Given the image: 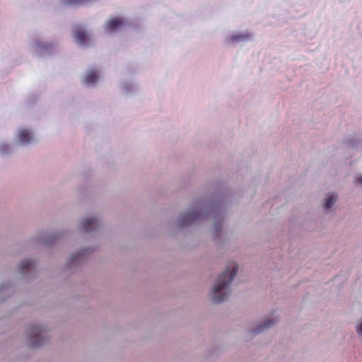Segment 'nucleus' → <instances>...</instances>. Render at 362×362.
Listing matches in <instances>:
<instances>
[{
  "mask_svg": "<svg viewBox=\"0 0 362 362\" xmlns=\"http://www.w3.org/2000/svg\"><path fill=\"white\" fill-rule=\"evenodd\" d=\"M358 182H360L361 184H362V177L358 178Z\"/></svg>",
  "mask_w": 362,
  "mask_h": 362,
  "instance_id": "obj_16",
  "label": "nucleus"
},
{
  "mask_svg": "<svg viewBox=\"0 0 362 362\" xmlns=\"http://www.w3.org/2000/svg\"><path fill=\"white\" fill-rule=\"evenodd\" d=\"M98 226L97 219L95 218H88L82 222V228L85 231H90L96 229Z\"/></svg>",
  "mask_w": 362,
  "mask_h": 362,
  "instance_id": "obj_4",
  "label": "nucleus"
},
{
  "mask_svg": "<svg viewBox=\"0 0 362 362\" xmlns=\"http://www.w3.org/2000/svg\"><path fill=\"white\" fill-rule=\"evenodd\" d=\"M356 331L358 334L362 335V321L359 326L357 327Z\"/></svg>",
  "mask_w": 362,
  "mask_h": 362,
  "instance_id": "obj_14",
  "label": "nucleus"
},
{
  "mask_svg": "<svg viewBox=\"0 0 362 362\" xmlns=\"http://www.w3.org/2000/svg\"><path fill=\"white\" fill-rule=\"evenodd\" d=\"M28 335L30 340L31 346L33 348L39 347L47 342V337L45 334V330L38 325L30 326Z\"/></svg>",
  "mask_w": 362,
  "mask_h": 362,
  "instance_id": "obj_2",
  "label": "nucleus"
},
{
  "mask_svg": "<svg viewBox=\"0 0 362 362\" xmlns=\"http://www.w3.org/2000/svg\"><path fill=\"white\" fill-rule=\"evenodd\" d=\"M228 296H214V298H212V302L214 303H221L225 300H227Z\"/></svg>",
  "mask_w": 362,
  "mask_h": 362,
  "instance_id": "obj_12",
  "label": "nucleus"
},
{
  "mask_svg": "<svg viewBox=\"0 0 362 362\" xmlns=\"http://www.w3.org/2000/svg\"><path fill=\"white\" fill-rule=\"evenodd\" d=\"M337 199V196L334 193H330L327 195L326 199L325 208L327 209L331 208Z\"/></svg>",
  "mask_w": 362,
  "mask_h": 362,
  "instance_id": "obj_10",
  "label": "nucleus"
},
{
  "mask_svg": "<svg viewBox=\"0 0 362 362\" xmlns=\"http://www.w3.org/2000/svg\"><path fill=\"white\" fill-rule=\"evenodd\" d=\"M201 215V212L198 211H193L180 216L179 221L182 226L192 224L196 221Z\"/></svg>",
  "mask_w": 362,
  "mask_h": 362,
  "instance_id": "obj_3",
  "label": "nucleus"
},
{
  "mask_svg": "<svg viewBox=\"0 0 362 362\" xmlns=\"http://www.w3.org/2000/svg\"><path fill=\"white\" fill-rule=\"evenodd\" d=\"M19 139L22 144H29L33 136L29 131L23 129L19 133Z\"/></svg>",
  "mask_w": 362,
  "mask_h": 362,
  "instance_id": "obj_7",
  "label": "nucleus"
},
{
  "mask_svg": "<svg viewBox=\"0 0 362 362\" xmlns=\"http://www.w3.org/2000/svg\"><path fill=\"white\" fill-rule=\"evenodd\" d=\"M76 260V257H72L71 262L74 263Z\"/></svg>",
  "mask_w": 362,
  "mask_h": 362,
  "instance_id": "obj_15",
  "label": "nucleus"
},
{
  "mask_svg": "<svg viewBox=\"0 0 362 362\" xmlns=\"http://www.w3.org/2000/svg\"><path fill=\"white\" fill-rule=\"evenodd\" d=\"M247 37H248L247 35H233V36L231 37L230 39H231L232 41H239L240 40L245 39Z\"/></svg>",
  "mask_w": 362,
  "mask_h": 362,
  "instance_id": "obj_13",
  "label": "nucleus"
},
{
  "mask_svg": "<svg viewBox=\"0 0 362 362\" xmlns=\"http://www.w3.org/2000/svg\"><path fill=\"white\" fill-rule=\"evenodd\" d=\"M75 37L76 40L82 45H86L88 40V37L83 30H77L75 33Z\"/></svg>",
  "mask_w": 362,
  "mask_h": 362,
  "instance_id": "obj_8",
  "label": "nucleus"
},
{
  "mask_svg": "<svg viewBox=\"0 0 362 362\" xmlns=\"http://www.w3.org/2000/svg\"><path fill=\"white\" fill-rule=\"evenodd\" d=\"M34 267V262L30 259L23 260L19 265V271L21 273H26Z\"/></svg>",
  "mask_w": 362,
  "mask_h": 362,
  "instance_id": "obj_6",
  "label": "nucleus"
},
{
  "mask_svg": "<svg viewBox=\"0 0 362 362\" xmlns=\"http://www.w3.org/2000/svg\"><path fill=\"white\" fill-rule=\"evenodd\" d=\"M122 25V21L119 18L111 19L106 25V30L112 32Z\"/></svg>",
  "mask_w": 362,
  "mask_h": 362,
  "instance_id": "obj_5",
  "label": "nucleus"
},
{
  "mask_svg": "<svg viewBox=\"0 0 362 362\" xmlns=\"http://www.w3.org/2000/svg\"><path fill=\"white\" fill-rule=\"evenodd\" d=\"M274 324H276V320H267V321H266L264 323L263 325H261V326L258 327V328H257L256 332H262L264 329L269 328L270 326H272V325H274Z\"/></svg>",
  "mask_w": 362,
  "mask_h": 362,
  "instance_id": "obj_11",
  "label": "nucleus"
},
{
  "mask_svg": "<svg viewBox=\"0 0 362 362\" xmlns=\"http://www.w3.org/2000/svg\"><path fill=\"white\" fill-rule=\"evenodd\" d=\"M98 75L97 73L92 70L87 73L86 77H85V82L86 84H93L95 83L98 79Z\"/></svg>",
  "mask_w": 362,
  "mask_h": 362,
  "instance_id": "obj_9",
  "label": "nucleus"
},
{
  "mask_svg": "<svg viewBox=\"0 0 362 362\" xmlns=\"http://www.w3.org/2000/svg\"><path fill=\"white\" fill-rule=\"evenodd\" d=\"M238 268V265L235 262H232L228 266L227 269L219 276L217 283L213 288L214 294H218L228 287L236 275Z\"/></svg>",
  "mask_w": 362,
  "mask_h": 362,
  "instance_id": "obj_1",
  "label": "nucleus"
}]
</instances>
